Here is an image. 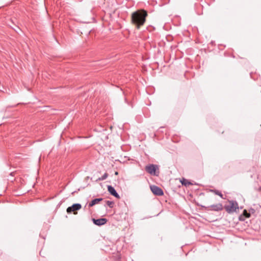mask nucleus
Listing matches in <instances>:
<instances>
[{"mask_svg":"<svg viewBox=\"0 0 261 261\" xmlns=\"http://www.w3.org/2000/svg\"><path fill=\"white\" fill-rule=\"evenodd\" d=\"M147 13L144 10H138L133 12L131 15L132 23L135 25L138 29L143 25L145 21Z\"/></svg>","mask_w":261,"mask_h":261,"instance_id":"obj_1","label":"nucleus"},{"mask_svg":"<svg viewBox=\"0 0 261 261\" xmlns=\"http://www.w3.org/2000/svg\"><path fill=\"white\" fill-rule=\"evenodd\" d=\"M224 208L228 213H232L236 212L237 210L239 209L238 203L236 201H229V204L225 205Z\"/></svg>","mask_w":261,"mask_h":261,"instance_id":"obj_2","label":"nucleus"},{"mask_svg":"<svg viewBox=\"0 0 261 261\" xmlns=\"http://www.w3.org/2000/svg\"><path fill=\"white\" fill-rule=\"evenodd\" d=\"M158 169V167L156 165L150 164L145 167V170L151 175H158L156 173V170Z\"/></svg>","mask_w":261,"mask_h":261,"instance_id":"obj_3","label":"nucleus"},{"mask_svg":"<svg viewBox=\"0 0 261 261\" xmlns=\"http://www.w3.org/2000/svg\"><path fill=\"white\" fill-rule=\"evenodd\" d=\"M223 208V205L220 203L212 204L211 205L205 207V210L207 211H212L215 212L222 211Z\"/></svg>","mask_w":261,"mask_h":261,"instance_id":"obj_4","label":"nucleus"},{"mask_svg":"<svg viewBox=\"0 0 261 261\" xmlns=\"http://www.w3.org/2000/svg\"><path fill=\"white\" fill-rule=\"evenodd\" d=\"M150 189L152 192L156 196H162L164 195L163 190L156 186H152L150 187Z\"/></svg>","mask_w":261,"mask_h":261,"instance_id":"obj_5","label":"nucleus"},{"mask_svg":"<svg viewBox=\"0 0 261 261\" xmlns=\"http://www.w3.org/2000/svg\"><path fill=\"white\" fill-rule=\"evenodd\" d=\"M82 205L80 203H75L72 205L71 206L68 207L67 208V213H71L72 212H75L76 211L79 210L81 208Z\"/></svg>","mask_w":261,"mask_h":261,"instance_id":"obj_6","label":"nucleus"},{"mask_svg":"<svg viewBox=\"0 0 261 261\" xmlns=\"http://www.w3.org/2000/svg\"><path fill=\"white\" fill-rule=\"evenodd\" d=\"M92 221L95 225L97 226H101L107 223V219L106 218H100L97 219H93Z\"/></svg>","mask_w":261,"mask_h":261,"instance_id":"obj_7","label":"nucleus"},{"mask_svg":"<svg viewBox=\"0 0 261 261\" xmlns=\"http://www.w3.org/2000/svg\"><path fill=\"white\" fill-rule=\"evenodd\" d=\"M108 191L113 196L117 198H120L119 194L117 193L114 187L111 186H108Z\"/></svg>","mask_w":261,"mask_h":261,"instance_id":"obj_8","label":"nucleus"},{"mask_svg":"<svg viewBox=\"0 0 261 261\" xmlns=\"http://www.w3.org/2000/svg\"><path fill=\"white\" fill-rule=\"evenodd\" d=\"M102 200V198H95V199L92 200L89 203V206L90 207L93 206V205H94L95 204L98 203L99 202H100V201H101Z\"/></svg>","mask_w":261,"mask_h":261,"instance_id":"obj_9","label":"nucleus"},{"mask_svg":"<svg viewBox=\"0 0 261 261\" xmlns=\"http://www.w3.org/2000/svg\"><path fill=\"white\" fill-rule=\"evenodd\" d=\"M181 184L185 186H188L192 185L191 182L189 181L187 179L185 178H182V180H180Z\"/></svg>","mask_w":261,"mask_h":261,"instance_id":"obj_10","label":"nucleus"},{"mask_svg":"<svg viewBox=\"0 0 261 261\" xmlns=\"http://www.w3.org/2000/svg\"><path fill=\"white\" fill-rule=\"evenodd\" d=\"M211 192H213L215 194L219 196L221 198L224 199L223 195L220 191L217 190H212Z\"/></svg>","mask_w":261,"mask_h":261,"instance_id":"obj_11","label":"nucleus"},{"mask_svg":"<svg viewBox=\"0 0 261 261\" xmlns=\"http://www.w3.org/2000/svg\"><path fill=\"white\" fill-rule=\"evenodd\" d=\"M108 177V174L107 173H105L104 174L100 177H99L96 181H102L104 180L107 178Z\"/></svg>","mask_w":261,"mask_h":261,"instance_id":"obj_12","label":"nucleus"},{"mask_svg":"<svg viewBox=\"0 0 261 261\" xmlns=\"http://www.w3.org/2000/svg\"><path fill=\"white\" fill-rule=\"evenodd\" d=\"M106 203L110 207H113L114 205V202L108 200L106 201Z\"/></svg>","mask_w":261,"mask_h":261,"instance_id":"obj_13","label":"nucleus"},{"mask_svg":"<svg viewBox=\"0 0 261 261\" xmlns=\"http://www.w3.org/2000/svg\"><path fill=\"white\" fill-rule=\"evenodd\" d=\"M243 215L246 217V218H249L250 217V214L247 212V211L245 210L243 211Z\"/></svg>","mask_w":261,"mask_h":261,"instance_id":"obj_14","label":"nucleus"},{"mask_svg":"<svg viewBox=\"0 0 261 261\" xmlns=\"http://www.w3.org/2000/svg\"><path fill=\"white\" fill-rule=\"evenodd\" d=\"M115 174H116V175H117V174H118V172H115Z\"/></svg>","mask_w":261,"mask_h":261,"instance_id":"obj_15","label":"nucleus"},{"mask_svg":"<svg viewBox=\"0 0 261 261\" xmlns=\"http://www.w3.org/2000/svg\"><path fill=\"white\" fill-rule=\"evenodd\" d=\"M260 190H261V187L260 188Z\"/></svg>","mask_w":261,"mask_h":261,"instance_id":"obj_16","label":"nucleus"}]
</instances>
